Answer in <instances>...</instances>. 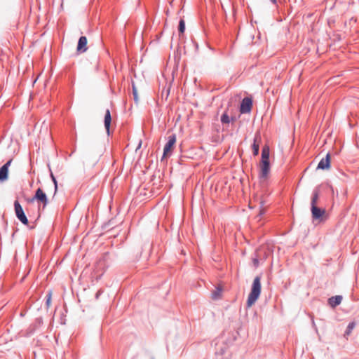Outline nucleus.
<instances>
[{
	"instance_id": "1",
	"label": "nucleus",
	"mask_w": 359,
	"mask_h": 359,
	"mask_svg": "<svg viewBox=\"0 0 359 359\" xmlns=\"http://www.w3.org/2000/svg\"><path fill=\"white\" fill-rule=\"evenodd\" d=\"M269 152L270 151L269 146L265 145L262 148V160L259 165V177L261 179H266L270 171Z\"/></svg>"
},
{
	"instance_id": "2",
	"label": "nucleus",
	"mask_w": 359,
	"mask_h": 359,
	"mask_svg": "<svg viewBox=\"0 0 359 359\" xmlns=\"http://www.w3.org/2000/svg\"><path fill=\"white\" fill-rule=\"evenodd\" d=\"M261 292V279L259 276L255 277L251 288V292L249 294L247 305L250 307L257 300Z\"/></svg>"
},
{
	"instance_id": "3",
	"label": "nucleus",
	"mask_w": 359,
	"mask_h": 359,
	"mask_svg": "<svg viewBox=\"0 0 359 359\" xmlns=\"http://www.w3.org/2000/svg\"><path fill=\"white\" fill-rule=\"evenodd\" d=\"M176 143V136L175 135H172L168 137V142L165 144L163 149V158H166L170 156L173 151Z\"/></svg>"
},
{
	"instance_id": "4",
	"label": "nucleus",
	"mask_w": 359,
	"mask_h": 359,
	"mask_svg": "<svg viewBox=\"0 0 359 359\" xmlns=\"http://www.w3.org/2000/svg\"><path fill=\"white\" fill-rule=\"evenodd\" d=\"M311 215L313 219L322 222L326 219V211L324 208H320L317 206L311 207Z\"/></svg>"
},
{
	"instance_id": "5",
	"label": "nucleus",
	"mask_w": 359,
	"mask_h": 359,
	"mask_svg": "<svg viewBox=\"0 0 359 359\" xmlns=\"http://www.w3.org/2000/svg\"><path fill=\"white\" fill-rule=\"evenodd\" d=\"M15 212L18 219L24 224H28V219L23 211V209L19 202L15 201L14 203Z\"/></svg>"
},
{
	"instance_id": "6",
	"label": "nucleus",
	"mask_w": 359,
	"mask_h": 359,
	"mask_svg": "<svg viewBox=\"0 0 359 359\" xmlns=\"http://www.w3.org/2000/svg\"><path fill=\"white\" fill-rule=\"evenodd\" d=\"M34 200L37 201L39 203H42L43 208L46 207L48 204V198L46 194L41 188H39L36 191L35 195L32 198V201Z\"/></svg>"
},
{
	"instance_id": "7",
	"label": "nucleus",
	"mask_w": 359,
	"mask_h": 359,
	"mask_svg": "<svg viewBox=\"0 0 359 359\" xmlns=\"http://www.w3.org/2000/svg\"><path fill=\"white\" fill-rule=\"evenodd\" d=\"M252 100L249 97H245L241 104L240 111L241 114L250 113L252 109Z\"/></svg>"
},
{
	"instance_id": "8",
	"label": "nucleus",
	"mask_w": 359,
	"mask_h": 359,
	"mask_svg": "<svg viewBox=\"0 0 359 359\" xmlns=\"http://www.w3.org/2000/svg\"><path fill=\"white\" fill-rule=\"evenodd\" d=\"M88 40L86 36H81L79 39L76 51L79 53H85L88 50Z\"/></svg>"
},
{
	"instance_id": "9",
	"label": "nucleus",
	"mask_w": 359,
	"mask_h": 359,
	"mask_svg": "<svg viewBox=\"0 0 359 359\" xmlns=\"http://www.w3.org/2000/svg\"><path fill=\"white\" fill-rule=\"evenodd\" d=\"M330 167V155L327 154L326 157L322 158L318 165V169L325 170Z\"/></svg>"
},
{
	"instance_id": "10",
	"label": "nucleus",
	"mask_w": 359,
	"mask_h": 359,
	"mask_svg": "<svg viewBox=\"0 0 359 359\" xmlns=\"http://www.w3.org/2000/svg\"><path fill=\"white\" fill-rule=\"evenodd\" d=\"M11 160L8 161L0 168V180L4 181L8 178V166L11 163Z\"/></svg>"
},
{
	"instance_id": "11",
	"label": "nucleus",
	"mask_w": 359,
	"mask_h": 359,
	"mask_svg": "<svg viewBox=\"0 0 359 359\" xmlns=\"http://www.w3.org/2000/svg\"><path fill=\"white\" fill-rule=\"evenodd\" d=\"M261 142V136L259 133H257L254 138L252 144L253 154L257 156L259 154V144Z\"/></svg>"
},
{
	"instance_id": "12",
	"label": "nucleus",
	"mask_w": 359,
	"mask_h": 359,
	"mask_svg": "<svg viewBox=\"0 0 359 359\" xmlns=\"http://www.w3.org/2000/svg\"><path fill=\"white\" fill-rule=\"evenodd\" d=\"M111 122V117L109 109H107L104 116V127L106 128L107 133L109 135V128Z\"/></svg>"
},
{
	"instance_id": "13",
	"label": "nucleus",
	"mask_w": 359,
	"mask_h": 359,
	"mask_svg": "<svg viewBox=\"0 0 359 359\" xmlns=\"http://www.w3.org/2000/svg\"><path fill=\"white\" fill-rule=\"evenodd\" d=\"M341 300H342V297L340 295H337V296L330 298L328 299V303L330 306L334 308V307L337 306V305H339L341 302Z\"/></svg>"
},
{
	"instance_id": "14",
	"label": "nucleus",
	"mask_w": 359,
	"mask_h": 359,
	"mask_svg": "<svg viewBox=\"0 0 359 359\" xmlns=\"http://www.w3.org/2000/svg\"><path fill=\"white\" fill-rule=\"evenodd\" d=\"M222 290L220 287H216L214 291L211 293V298L214 300H217L222 297Z\"/></svg>"
},
{
	"instance_id": "15",
	"label": "nucleus",
	"mask_w": 359,
	"mask_h": 359,
	"mask_svg": "<svg viewBox=\"0 0 359 359\" xmlns=\"http://www.w3.org/2000/svg\"><path fill=\"white\" fill-rule=\"evenodd\" d=\"M231 121H234V118H230L229 115L227 114L226 111H224V113L221 116V122L222 123L228 124Z\"/></svg>"
},
{
	"instance_id": "16",
	"label": "nucleus",
	"mask_w": 359,
	"mask_h": 359,
	"mask_svg": "<svg viewBox=\"0 0 359 359\" xmlns=\"http://www.w3.org/2000/svg\"><path fill=\"white\" fill-rule=\"evenodd\" d=\"M318 198H319V193L318 191H315L313 194V197L311 198V207L317 206L316 204L318 201Z\"/></svg>"
},
{
	"instance_id": "17",
	"label": "nucleus",
	"mask_w": 359,
	"mask_h": 359,
	"mask_svg": "<svg viewBox=\"0 0 359 359\" xmlns=\"http://www.w3.org/2000/svg\"><path fill=\"white\" fill-rule=\"evenodd\" d=\"M179 33L180 35L183 34L185 30V22L183 19H181L179 22Z\"/></svg>"
},
{
	"instance_id": "18",
	"label": "nucleus",
	"mask_w": 359,
	"mask_h": 359,
	"mask_svg": "<svg viewBox=\"0 0 359 359\" xmlns=\"http://www.w3.org/2000/svg\"><path fill=\"white\" fill-rule=\"evenodd\" d=\"M355 326V323L354 322L350 323L347 326V328H346V330L344 334L346 336L349 335L351 333L352 330L354 329Z\"/></svg>"
},
{
	"instance_id": "19",
	"label": "nucleus",
	"mask_w": 359,
	"mask_h": 359,
	"mask_svg": "<svg viewBox=\"0 0 359 359\" xmlns=\"http://www.w3.org/2000/svg\"><path fill=\"white\" fill-rule=\"evenodd\" d=\"M265 210H266L265 203H264V202L262 199H260V201H259V216H261V215H262L263 214H264Z\"/></svg>"
},
{
	"instance_id": "20",
	"label": "nucleus",
	"mask_w": 359,
	"mask_h": 359,
	"mask_svg": "<svg viewBox=\"0 0 359 359\" xmlns=\"http://www.w3.org/2000/svg\"><path fill=\"white\" fill-rule=\"evenodd\" d=\"M102 153H103V149H100L97 150V151L96 153V155H95V159H94V161L93 162V165L95 164L98 161L100 157L102 155Z\"/></svg>"
},
{
	"instance_id": "21",
	"label": "nucleus",
	"mask_w": 359,
	"mask_h": 359,
	"mask_svg": "<svg viewBox=\"0 0 359 359\" xmlns=\"http://www.w3.org/2000/svg\"><path fill=\"white\" fill-rule=\"evenodd\" d=\"M52 295H53V292L51 290L48 291L47 296H46V297H47L46 305L48 307L50 306V305Z\"/></svg>"
},
{
	"instance_id": "22",
	"label": "nucleus",
	"mask_w": 359,
	"mask_h": 359,
	"mask_svg": "<svg viewBox=\"0 0 359 359\" xmlns=\"http://www.w3.org/2000/svg\"><path fill=\"white\" fill-rule=\"evenodd\" d=\"M50 176H51V178H52L53 182L54 183V189H55L54 194H55L56 191H57V181H56L55 177H54V175L52 173H51Z\"/></svg>"
},
{
	"instance_id": "23",
	"label": "nucleus",
	"mask_w": 359,
	"mask_h": 359,
	"mask_svg": "<svg viewBox=\"0 0 359 359\" xmlns=\"http://www.w3.org/2000/svg\"><path fill=\"white\" fill-rule=\"evenodd\" d=\"M133 95H134V99L136 102H137L138 100V97H137V89L135 88V86H133Z\"/></svg>"
},
{
	"instance_id": "24",
	"label": "nucleus",
	"mask_w": 359,
	"mask_h": 359,
	"mask_svg": "<svg viewBox=\"0 0 359 359\" xmlns=\"http://www.w3.org/2000/svg\"><path fill=\"white\" fill-rule=\"evenodd\" d=\"M254 263H255V264L257 265L258 264V260L257 259H254Z\"/></svg>"
},
{
	"instance_id": "25",
	"label": "nucleus",
	"mask_w": 359,
	"mask_h": 359,
	"mask_svg": "<svg viewBox=\"0 0 359 359\" xmlns=\"http://www.w3.org/2000/svg\"><path fill=\"white\" fill-rule=\"evenodd\" d=\"M273 4L276 3V0H271Z\"/></svg>"
}]
</instances>
